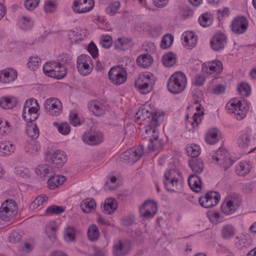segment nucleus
<instances>
[{"instance_id": "obj_27", "label": "nucleus", "mask_w": 256, "mask_h": 256, "mask_svg": "<svg viewBox=\"0 0 256 256\" xmlns=\"http://www.w3.org/2000/svg\"><path fill=\"white\" fill-rule=\"evenodd\" d=\"M15 148L12 142H0V155L2 156H9L14 151Z\"/></svg>"}, {"instance_id": "obj_60", "label": "nucleus", "mask_w": 256, "mask_h": 256, "mask_svg": "<svg viewBox=\"0 0 256 256\" xmlns=\"http://www.w3.org/2000/svg\"><path fill=\"white\" fill-rule=\"evenodd\" d=\"M100 43L103 48H108L112 45V38L108 35H103L100 38Z\"/></svg>"}, {"instance_id": "obj_46", "label": "nucleus", "mask_w": 256, "mask_h": 256, "mask_svg": "<svg viewBox=\"0 0 256 256\" xmlns=\"http://www.w3.org/2000/svg\"><path fill=\"white\" fill-rule=\"evenodd\" d=\"M100 232L98 226L95 224L89 226L88 230V236L90 241L97 240L99 236Z\"/></svg>"}, {"instance_id": "obj_7", "label": "nucleus", "mask_w": 256, "mask_h": 256, "mask_svg": "<svg viewBox=\"0 0 256 256\" xmlns=\"http://www.w3.org/2000/svg\"><path fill=\"white\" fill-rule=\"evenodd\" d=\"M248 26V20L243 16L234 17L232 20L230 27L232 32L236 34H244Z\"/></svg>"}, {"instance_id": "obj_8", "label": "nucleus", "mask_w": 256, "mask_h": 256, "mask_svg": "<svg viewBox=\"0 0 256 256\" xmlns=\"http://www.w3.org/2000/svg\"><path fill=\"white\" fill-rule=\"evenodd\" d=\"M92 60L86 54H81L76 60V68L78 72L83 76H88L92 70Z\"/></svg>"}, {"instance_id": "obj_62", "label": "nucleus", "mask_w": 256, "mask_h": 256, "mask_svg": "<svg viewBox=\"0 0 256 256\" xmlns=\"http://www.w3.org/2000/svg\"><path fill=\"white\" fill-rule=\"evenodd\" d=\"M48 200V197L45 196H39L35 199L31 204V207L34 208H37L43 202H46Z\"/></svg>"}, {"instance_id": "obj_15", "label": "nucleus", "mask_w": 256, "mask_h": 256, "mask_svg": "<svg viewBox=\"0 0 256 256\" xmlns=\"http://www.w3.org/2000/svg\"><path fill=\"white\" fill-rule=\"evenodd\" d=\"M157 210L156 204L150 200L146 201L140 208V216L147 219L153 218Z\"/></svg>"}, {"instance_id": "obj_13", "label": "nucleus", "mask_w": 256, "mask_h": 256, "mask_svg": "<svg viewBox=\"0 0 256 256\" xmlns=\"http://www.w3.org/2000/svg\"><path fill=\"white\" fill-rule=\"evenodd\" d=\"M240 202L236 197L228 196L226 198L221 206L223 213L226 215L234 214L239 208Z\"/></svg>"}, {"instance_id": "obj_19", "label": "nucleus", "mask_w": 256, "mask_h": 256, "mask_svg": "<svg viewBox=\"0 0 256 256\" xmlns=\"http://www.w3.org/2000/svg\"><path fill=\"white\" fill-rule=\"evenodd\" d=\"M83 142L89 145L100 144L103 140V136L99 131L90 130L84 132L82 136Z\"/></svg>"}, {"instance_id": "obj_41", "label": "nucleus", "mask_w": 256, "mask_h": 256, "mask_svg": "<svg viewBox=\"0 0 256 256\" xmlns=\"http://www.w3.org/2000/svg\"><path fill=\"white\" fill-rule=\"evenodd\" d=\"M53 72L52 75L50 77L54 78L57 79H61L66 74V68L60 62L57 63Z\"/></svg>"}, {"instance_id": "obj_9", "label": "nucleus", "mask_w": 256, "mask_h": 256, "mask_svg": "<svg viewBox=\"0 0 256 256\" xmlns=\"http://www.w3.org/2000/svg\"><path fill=\"white\" fill-rule=\"evenodd\" d=\"M44 108L46 113L53 116L60 115L62 111L61 102L55 98H48L44 103Z\"/></svg>"}, {"instance_id": "obj_23", "label": "nucleus", "mask_w": 256, "mask_h": 256, "mask_svg": "<svg viewBox=\"0 0 256 256\" xmlns=\"http://www.w3.org/2000/svg\"><path fill=\"white\" fill-rule=\"evenodd\" d=\"M88 107L90 110L96 116H102L104 114L105 112L104 104L98 100H91L88 103Z\"/></svg>"}, {"instance_id": "obj_14", "label": "nucleus", "mask_w": 256, "mask_h": 256, "mask_svg": "<svg viewBox=\"0 0 256 256\" xmlns=\"http://www.w3.org/2000/svg\"><path fill=\"white\" fill-rule=\"evenodd\" d=\"M220 195L216 192L212 191L206 193L204 196L199 198V203L204 208H208L216 206L219 202Z\"/></svg>"}, {"instance_id": "obj_35", "label": "nucleus", "mask_w": 256, "mask_h": 256, "mask_svg": "<svg viewBox=\"0 0 256 256\" xmlns=\"http://www.w3.org/2000/svg\"><path fill=\"white\" fill-rule=\"evenodd\" d=\"M36 173L39 176H46L48 174H52L56 172V170L52 166H50L47 164H42L39 165L36 168Z\"/></svg>"}, {"instance_id": "obj_61", "label": "nucleus", "mask_w": 256, "mask_h": 256, "mask_svg": "<svg viewBox=\"0 0 256 256\" xmlns=\"http://www.w3.org/2000/svg\"><path fill=\"white\" fill-rule=\"evenodd\" d=\"M154 83L135 86L142 94H146L150 92L152 89Z\"/></svg>"}, {"instance_id": "obj_10", "label": "nucleus", "mask_w": 256, "mask_h": 256, "mask_svg": "<svg viewBox=\"0 0 256 256\" xmlns=\"http://www.w3.org/2000/svg\"><path fill=\"white\" fill-rule=\"evenodd\" d=\"M212 157L214 161L218 162L225 170L231 166L234 163L228 152L223 149H219L212 156Z\"/></svg>"}, {"instance_id": "obj_50", "label": "nucleus", "mask_w": 256, "mask_h": 256, "mask_svg": "<svg viewBox=\"0 0 256 256\" xmlns=\"http://www.w3.org/2000/svg\"><path fill=\"white\" fill-rule=\"evenodd\" d=\"M198 22L202 26L206 27L212 24V18L210 14L204 13L199 18Z\"/></svg>"}, {"instance_id": "obj_63", "label": "nucleus", "mask_w": 256, "mask_h": 256, "mask_svg": "<svg viewBox=\"0 0 256 256\" xmlns=\"http://www.w3.org/2000/svg\"><path fill=\"white\" fill-rule=\"evenodd\" d=\"M69 120L70 124L76 126L80 124V120L78 114L74 112H71L69 115Z\"/></svg>"}, {"instance_id": "obj_21", "label": "nucleus", "mask_w": 256, "mask_h": 256, "mask_svg": "<svg viewBox=\"0 0 256 256\" xmlns=\"http://www.w3.org/2000/svg\"><path fill=\"white\" fill-rule=\"evenodd\" d=\"M18 77L16 70L7 68L0 71V82L4 84H9L14 82Z\"/></svg>"}, {"instance_id": "obj_6", "label": "nucleus", "mask_w": 256, "mask_h": 256, "mask_svg": "<svg viewBox=\"0 0 256 256\" xmlns=\"http://www.w3.org/2000/svg\"><path fill=\"white\" fill-rule=\"evenodd\" d=\"M176 174V170L173 169L169 170L164 173V184L168 191L174 192L179 190L180 183Z\"/></svg>"}, {"instance_id": "obj_39", "label": "nucleus", "mask_w": 256, "mask_h": 256, "mask_svg": "<svg viewBox=\"0 0 256 256\" xmlns=\"http://www.w3.org/2000/svg\"><path fill=\"white\" fill-rule=\"evenodd\" d=\"M152 74L150 73L139 74L138 78L136 80L135 86L154 83V80L152 78Z\"/></svg>"}, {"instance_id": "obj_59", "label": "nucleus", "mask_w": 256, "mask_h": 256, "mask_svg": "<svg viewBox=\"0 0 256 256\" xmlns=\"http://www.w3.org/2000/svg\"><path fill=\"white\" fill-rule=\"evenodd\" d=\"M40 2V0H25L24 4L26 10L32 11L38 6Z\"/></svg>"}, {"instance_id": "obj_37", "label": "nucleus", "mask_w": 256, "mask_h": 256, "mask_svg": "<svg viewBox=\"0 0 256 256\" xmlns=\"http://www.w3.org/2000/svg\"><path fill=\"white\" fill-rule=\"evenodd\" d=\"M238 146L242 148H247L251 145L252 140L250 135L247 132H242L237 139Z\"/></svg>"}, {"instance_id": "obj_3", "label": "nucleus", "mask_w": 256, "mask_h": 256, "mask_svg": "<svg viewBox=\"0 0 256 256\" xmlns=\"http://www.w3.org/2000/svg\"><path fill=\"white\" fill-rule=\"evenodd\" d=\"M226 108L228 113L234 114L238 120H242L246 116V107L237 98H233L230 100L226 105Z\"/></svg>"}, {"instance_id": "obj_31", "label": "nucleus", "mask_w": 256, "mask_h": 256, "mask_svg": "<svg viewBox=\"0 0 256 256\" xmlns=\"http://www.w3.org/2000/svg\"><path fill=\"white\" fill-rule=\"evenodd\" d=\"M96 206L95 200L89 198L84 199L80 204L82 210L86 213H89L94 210L96 208Z\"/></svg>"}, {"instance_id": "obj_43", "label": "nucleus", "mask_w": 256, "mask_h": 256, "mask_svg": "<svg viewBox=\"0 0 256 256\" xmlns=\"http://www.w3.org/2000/svg\"><path fill=\"white\" fill-rule=\"evenodd\" d=\"M192 121L188 122L186 124V128L188 129V131L194 132V130L197 128L198 124L201 122V115L198 113H195L192 118Z\"/></svg>"}, {"instance_id": "obj_40", "label": "nucleus", "mask_w": 256, "mask_h": 256, "mask_svg": "<svg viewBox=\"0 0 256 256\" xmlns=\"http://www.w3.org/2000/svg\"><path fill=\"white\" fill-rule=\"evenodd\" d=\"M58 228V226L54 222H50L46 225V232L52 240H56Z\"/></svg>"}, {"instance_id": "obj_22", "label": "nucleus", "mask_w": 256, "mask_h": 256, "mask_svg": "<svg viewBox=\"0 0 256 256\" xmlns=\"http://www.w3.org/2000/svg\"><path fill=\"white\" fill-rule=\"evenodd\" d=\"M226 44V36L223 34H215L210 40V46L215 51L223 49Z\"/></svg>"}, {"instance_id": "obj_11", "label": "nucleus", "mask_w": 256, "mask_h": 256, "mask_svg": "<svg viewBox=\"0 0 256 256\" xmlns=\"http://www.w3.org/2000/svg\"><path fill=\"white\" fill-rule=\"evenodd\" d=\"M144 153L142 146L134 147L125 151L121 156V158L126 162L133 164L137 162Z\"/></svg>"}, {"instance_id": "obj_16", "label": "nucleus", "mask_w": 256, "mask_h": 256, "mask_svg": "<svg viewBox=\"0 0 256 256\" xmlns=\"http://www.w3.org/2000/svg\"><path fill=\"white\" fill-rule=\"evenodd\" d=\"M130 249V244L128 241L120 240L112 246V254L114 256H126Z\"/></svg>"}, {"instance_id": "obj_56", "label": "nucleus", "mask_w": 256, "mask_h": 256, "mask_svg": "<svg viewBox=\"0 0 256 256\" xmlns=\"http://www.w3.org/2000/svg\"><path fill=\"white\" fill-rule=\"evenodd\" d=\"M64 211V209L62 206H58L56 205H52L48 207L46 210V214H60Z\"/></svg>"}, {"instance_id": "obj_24", "label": "nucleus", "mask_w": 256, "mask_h": 256, "mask_svg": "<svg viewBox=\"0 0 256 256\" xmlns=\"http://www.w3.org/2000/svg\"><path fill=\"white\" fill-rule=\"evenodd\" d=\"M183 38V46L188 49L194 48L197 42V38L194 34L191 32H188L182 36Z\"/></svg>"}, {"instance_id": "obj_4", "label": "nucleus", "mask_w": 256, "mask_h": 256, "mask_svg": "<svg viewBox=\"0 0 256 256\" xmlns=\"http://www.w3.org/2000/svg\"><path fill=\"white\" fill-rule=\"evenodd\" d=\"M110 81L114 85L118 86L124 83L127 80V72L124 68L116 66L110 68L108 72Z\"/></svg>"}, {"instance_id": "obj_5", "label": "nucleus", "mask_w": 256, "mask_h": 256, "mask_svg": "<svg viewBox=\"0 0 256 256\" xmlns=\"http://www.w3.org/2000/svg\"><path fill=\"white\" fill-rule=\"evenodd\" d=\"M46 158L56 170L62 167L68 159L66 152L60 150L47 154Z\"/></svg>"}, {"instance_id": "obj_49", "label": "nucleus", "mask_w": 256, "mask_h": 256, "mask_svg": "<svg viewBox=\"0 0 256 256\" xmlns=\"http://www.w3.org/2000/svg\"><path fill=\"white\" fill-rule=\"evenodd\" d=\"M26 132L28 136L34 140L38 138L40 135L38 127L34 124H31L28 126Z\"/></svg>"}, {"instance_id": "obj_28", "label": "nucleus", "mask_w": 256, "mask_h": 256, "mask_svg": "<svg viewBox=\"0 0 256 256\" xmlns=\"http://www.w3.org/2000/svg\"><path fill=\"white\" fill-rule=\"evenodd\" d=\"M102 208L104 212L110 214L112 213L117 207L116 200L114 198H109L102 204Z\"/></svg>"}, {"instance_id": "obj_64", "label": "nucleus", "mask_w": 256, "mask_h": 256, "mask_svg": "<svg viewBox=\"0 0 256 256\" xmlns=\"http://www.w3.org/2000/svg\"><path fill=\"white\" fill-rule=\"evenodd\" d=\"M10 132V128L8 122L0 120V134H4Z\"/></svg>"}, {"instance_id": "obj_17", "label": "nucleus", "mask_w": 256, "mask_h": 256, "mask_svg": "<svg viewBox=\"0 0 256 256\" xmlns=\"http://www.w3.org/2000/svg\"><path fill=\"white\" fill-rule=\"evenodd\" d=\"M94 5L93 0H74L73 2L74 11L78 14L86 13L90 11Z\"/></svg>"}, {"instance_id": "obj_54", "label": "nucleus", "mask_w": 256, "mask_h": 256, "mask_svg": "<svg viewBox=\"0 0 256 256\" xmlns=\"http://www.w3.org/2000/svg\"><path fill=\"white\" fill-rule=\"evenodd\" d=\"M239 94L242 96H248L250 94V87L246 83L242 82L238 86Z\"/></svg>"}, {"instance_id": "obj_12", "label": "nucleus", "mask_w": 256, "mask_h": 256, "mask_svg": "<svg viewBox=\"0 0 256 256\" xmlns=\"http://www.w3.org/2000/svg\"><path fill=\"white\" fill-rule=\"evenodd\" d=\"M145 132L148 134H153L152 137L149 139L148 148L152 151L158 150L162 148L163 146L162 140L158 138V132L154 126H148L145 128Z\"/></svg>"}, {"instance_id": "obj_1", "label": "nucleus", "mask_w": 256, "mask_h": 256, "mask_svg": "<svg viewBox=\"0 0 256 256\" xmlns=\"http://www.w3.org/2000/svg\"><path fill=\"white\" fill-rule=\"evenodd\" d=\"M187 86L186 75L182 72L174 73L167 82L168 90L173 94H178L184 90Z\"/></svg>"}, {"instance_id": "obj_29", "label": "nucleus", "mask_w": 256, "mask_h": 256, "mask_svg": "<svg viewBox=\"0 0 256 256\" xmlns=\"http://www.w3.org/2000/svg\"><path fill=\"white\" fill-rule=\"evenodd\" d=\"M252 168L251 163L246 160L238 163L236 168V172L239 176H243L248 174Z\"/></svg>"}, {"instance_id": "obj_38", "label": "nucleus", "mask_w": 256, "mask_h": 256, "mask_svg": "<svg viewBox=\"0 0 256 256\" xmlns=\"http://www.w3.org/2000/svg\"><path fill=\"white\" fill-rule=\"evenodd\" d=\"M153 62L152 57L149 54H142L138 56L136 62L140 66L146 68L150 66Z\"/></svg>"}, {"instance_id": "obj_18", "label": "nucleus", "mask_w": 256, "mask_h": 256, "mask_svg": "<svg viewBox=\"0 0 256 256\" xmlns=\"http://www.w3.org/2000/svg\"><path fill=\"white\" fill-rule=\"evenodd\" d=\"M222 62L218 60L203 64L202 68L204 74L205 76H208L214 73L220 74L222 72Z\"/></svg>"}, {"instance_id": "obj_53", "label": "nucleus", "mask_w": 256, "mask_h": 256, "mask_svg": "<svg viewBox=\"0 0 256 256\" xmlns=\"http://www.w3.org/2000/svg\"><path fill=\"white\" fill-rule=\"evenodd\" d=\"M173 40L174 37L172 34H166L162 38L160 46L164 49L168 48L172 44Z\"/></svg>"}, {"instance_id": "obj_33", "label": "nucleus", "mask_w": 256, "mask_h": 256, "mask_svg": "<svg viewBox=\"0 0 256 256\" xmlns=\"http://www.w3.org/2000/svg\"><path fill=\"white\" fill-rule=\"evenodd\" d=\"M17 98L14 96L2 97L0 100V106L4 109H10L16 106Z\"/></svg>"}, {"instance_id": "obj_57", "label": "nucleus", "mask_w": 256, "mask_h": 256, "mask_svg": "<svg viewBox=\"0 0 256 256\" xmlns=\"http://www.w3.org/2000/svg\"><path fill=\"white\" fill-rule=\"evenodd\" d=\"M64 237L65 240L68 242H71L75 239L74 230L72 227L68 226L64 231Z\"/></svg>"}, {"instance_id": "obj_52", "label": "nucleus", "mask_w": 256, "mask_h": 256, "mask_svg": "<svg viewBox=\"0 0 256 256\" xmlns=\"http://www.w3.org/2000/svg\"><path fill=\"white\" fill-rule=\"evenodd\" d=\"M57 62L54 61L46 62L43 66V70L44 73L48 76L52 75L53 71L57 64Z\"/></svg>"}, {"instance_id": "obj_48", "label": "nucleus", "mask_w": 256, "mask_h": 256, "mask_svg": "<svg viewBox=\"0 0 256 256\" xmlns=\"http://www.w3.org/2000/svg\"><path fill=\"white\" fill-rule=\"evenodd\" d=\"M34 24L32 18L29 17L23 16L19 22L20 28L24 30H30Z\"/></svg>"}, {"instance_id": "obj_47", "label": "nucleus", "mask_w": 256, "mask_h": 256, "mask_svg": "<svg viewBox=\"0 0 256 256\" xmlns=\"http://www.w3.org/2000/svg\"><path fill=\"white\" fill-rule=\"evenodd\" d=\"M188 154L192 158H196L200 154V148L198 145L192 144L188 145L186 148Z\"/></svg>"}, {"instance_id": "obj_42", "label": "nucleus", "mask_w": 256, "mask_h": 256, "mask_svg": "<svg viewBox=\"0 0 256 256\" xmlns=\"http://www.w3.org/2000/svg\"><path fill=\"white\" fill-rule=\"evenodd\" d=\"M236 234V230L231 224L224 226L222 230V236L226 240L232 238Z\"/></svg>"}, {"instance_id": "obj_2", "label": "nucleus", "mask_w": 256, "mask_h": 256, "mask_svg": "<svg viewBox=\"0 0 256 256\" xmlns=\"http://www.w3.org/2000/svg\"><path fill=\"white\" fill-rule=\"evenodd\" d=\"M18 206L16 202L12 199L5 200L0 208V218L8 222L18 213Z\"/></svg>"}, {"instance_id": "obj_51", "label": "nucleus", "mask_w": 256, "mask_h": 256, "mask_svg": "<svg viewBox=\"0 0 256 256\" xmlns=\"http://www.w3.org/2000/svg\"><path fill=\"white\" fill-rule=\"evenodd\" d=\"M54 126L58 128V132L63 135H67L70 132V127L67 122H62L61 124L54 122Z\"/></svg>"}, {"instance_id": "obj_45", "label": "nucleus", "mask_w": 256, "mask_h": 256, "mask_svg": "<svg viewBox=\"0 0 256 256\" xmlns=\"http://www.w3.org/2000/svg\"><path fill=\"white\" fill-rule=\"evenodd\" d=\"M40 149V146L36 142L32 140L28 142L25 146V150L32 156L37 154L38 150Z\"/></svg>"}, {"instance_id": "obj_25", "label": "nucleus", "mask_w": 256, "mask_h": 256, "mask_svg": "<svg viewBox=\"0 0 256 256\" xmlns=\"http://www.w3.org/2000/svg\"><path fill=\"white\" fill-rule=\"evenodd\" d=\"M188 184L190 188L196 192L202 190V180L200 177L196 174H191L188 180Z\"/></svg>"}, {"instance_id": "obj_34", "label": "nucleus", "mask_w": 256, "mask_h": 256, "mask_svg": "<svg viewBox=\"0 0 256 256\" xmlns=\"http://www.w3.org/2000/svg\"><path fill=\"white\" fill-rule=\"evenodd\" d=\"M66 180L64 176L56 175L52 176L48 180V185L49 188L54 190L59 186L62 184Z\"/></svg>"}, {"instance_id": "obj_32", "label": "nucleus", "mask_w": 256, "mask_h": 256, "mask_svg": "<svg viewBox=\"0 0 256 256\" xmlns=\"http://www.w3.org/2000/svg\"><path fill=\"white\" fill-rule=\"evenodd\" d=\"M219 130L216 128L209 130L205 135L206 142L210 144H214L220 140Z\"/></svg>"}, {"instance_id": "obj_20", "label": "nucleus", "mask_w": 256, "mask_h": 256, "mask_svg": "<svg viewBox=\"0 0 256 256\" xmlns=\"http://www.w3.org/2000/svg\"><path fill=\"white\" fill-rule=\"evenodd\" d=\"M136 115L138 118L142 119V120H146V118H150L152 117L150 120L151 124L153 126L159 124L160 116H158L156 112L152 113L151 112H149L148 110L145 108L140 109L136 114Z\"/></svg>"}, {"instance_id": "obj_30", "label": "nucleus", "mask_w": 256, "mask_h": 256, "mask_svg": "<svg viewBox=\"0 0 256 256\" xmlns=\"http://www.w3.org/2000/svg\"><path fill=\"white\" fill-rule=\"evenodd\" d=\"M189 166L190 170L198 175L202 173L204 170V162L201 159H192L189 160Z\"/></svg>"}, {"instance_id": "obj_58", "label": "nucleus", "mask_w": 256, "mask_h": 256, "mask_svg": "<svg viewBox=\"0 0 256 256\" xmlns=\"http://www.w3.org/2000/svg\"><path fill=\"white\" fill-rule=\"evenodd\" d=\"M120 7V2L118 1L111 3L106 8V12L110 16L114 15L118 10Z\"/></svg>"}, {"instance_id": "obj_26", "label": "nucleus", "mask_w": 256, "mask_h": 256, "mask_svg": "<svg viewBox=\"0 0 256 256\" xmlns=\"http://www.w3.org/2000/svg\"><path fill=\"white\" fill-rule=\"evenodd\" d=\"M134 44L130 39L126 38H118L114 43V46L116 49L126 50L132 46Z\"/></svg>"}, {"instance_id": "obj_44", "label": "nucleus", "mask_w": 256, "mask_h": 256, "mask_svg": "<svg viewBox=\"0 0 256 256\" xmlns=\"http://www.w3.org/2000/svg\"><path fill=\"white\" fill-rule=\"evenodd\" d=\"M162 62L163 64L168 68L172 66L176 62V54L172 52L167 53L162 56Z\"/></svg>"}, {"instance_id": "obj_36", "label": "nucleus", "mask_w": 256, "mask_h": 256, "mask_svg": "<svg viewBox=\"0 0 256 256\" xmlns=\"http://www.w3.org/2000/svg\"><path fill=\"white\" fill-rule=\"evenodd\" d=\"M39 110H29L24 108L22 117L26 122H32L36 120L39 116Z\"/></svg>"}, {"instance_id": "obj_55", "label": "nucleus", "mask_w": 256, "mask_h": 256, "mask_svg": "<svg viewBox=\"0 0 256 256\" xmlns=\"http://www.w3.org/2000/svg\"><path fill=\"white\" fill-rule=\"evenodd\" d=\"M24 108L32 109L33 110H40V106L37 100L34 98H30L26 101Z\"/></svg>"}]
</instances>
